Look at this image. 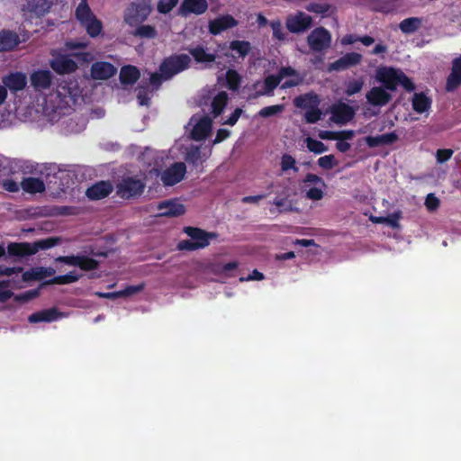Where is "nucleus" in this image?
Returning <instances> with one entry per match:
<instances>
[{"label":"nucleus","instance_id":"nucleus-1","mask_svg":"<svg viewBox=\"0 0 461 461\" xmlns=\"http://www.w3.org/2000/svg\"><path fill=\"white\" fill-rule=\"evenodd\" d=\"M376 79L383 87L389 91H395L399 85L408 91L415 89V85L402 70L393 68H380L376 72Z\"/></svg>","mask_w":461,"mask_h":461},{"label":"nucleus","instance_id":"nucleus-2","mask_svg":"<svg viewBox=\"0 0 461 461\" xmlns=\"http://www.w3.org/2000/svg\"><path fill=\"white\" fill-rule=\"evenodd\" d=\"M184 232L190 240H181L177 244L179 250L194 251L208 247L212 240L218 238V233L209 232L198 227L187 226Z\"/></svg>","mask_w":461,"mask_h":461},{"label":"nucleus","instance_id":"nucleus-3","mask_svg":"<svg viewBox=\"0 0 461 461\" xmlns=\"http://www.w3.org/2000/svg\"><path fill=\"white\" fill-rule=\"evenodd\" d=\"M190 63L191 59L187 54H174L162 60L159 65V72L163 73L166 79H170L188 68Z\"/></svg>","mask_w":461,"mask_h":461},{"label":"nucleus","instance_id":"nucleus-4","mask_svg":"<svg viewBox=\"0 0 461 461\" xmlns=\"http://www.w3.org/2000/svg\"><path fill=\"white\" fill-rule=\"evenodd\" d=\"M145 183L135 176H125L116 185V194L126 200L135 199L142 194Z\"/></svg>","mask_w":461,"mask_h":461},{"label":"nucleus","instance_id":"nucleus-5","mask_svg":"<svg viewBox=\"0 0 461 461\" xmlns=\"http://www.w3.org/2000/svg\"><path fill=\"white\" fill-rule=\"evenodd\" d=\"M150 0L132 2L125 10L124 21L131 26L143 23L151 13Z\"/></svg>","mask_w":461,"mask_h":461},{"label":"nucleus","instance_id":"nucleus-6","mask_svg":"<svg viewBox=\"0 0 461 461\" xmlns=\"http://www.w3.org/2000/svg\"><path fill=\"white\" fill-rule=\"evenodd\" d=\"M307 41L312 50L320 52L330 48L331 35L324 27H318L309 34Z\"/></svg>","mask_w":461,"mask_h":461},{"label":"nucleus","instance_id":"nucleus-7","mask_svg":"<svg viewBox=\"0 0 461 461\" xmlns=\"http://www.w3.org/2000/svg\"><path fill=\"white\" fill-rule=\"evenodd\" d=\"M50 68L59 75L71 74L78 68L72 54L59 53L50 61Z\"/></svg>","mask_w":461,"mask_h":461},{"label":"nucleus","instance_id":"nucleus-8","mask_svg":"<svg viewBox=\"0 0 461 461\" xmlns=\"http://www.w3.org/2000/svg\"><path fill=\"white\" fill-rule=\"evenodd\" d=\"M185 173V164L175 162L162 172L160 179L164 185L173 186L184 179Z\"/></svg>","mask_w":461,"mask_h":461},{"label":"nucleus","instance_id":"nucleus-9","mask_svg":"<svg viewBox=\"0 0 461 461\" xmlns=\"http://www.w3.org/2000/svg\"><path fill=\"white\" fill-rule=\"evenodd\" d=\"M363 57L357 52H348L329 65L328 70L343 71L358 65Z\"/></svg>","mask_w":461,"mask_h":461},{"label":"nucleus","instance_id":"nucleus-10","mask_svg":"<svg viewBox=\"0 0 461 461\" xmlns=\"http://www.w3.org/2000/svg\"><path fill=\"white\" fill-rule=\"evenodd\" d=\"M157 209L160 217H178L185 212V205L176 199L162 201L158 203Z\"/></svg>","mask_w":461,"mask_h":461},{"label":"nucleus","instance_id":"nucleus-11","mask_svg":"<svg viewBox=\"0 0 461 461\" xmlns=\"http://www.w3.org/2000/svg\"><path fill=\"white\" fill-rule=\"evenodd\" d=\"M113 191V184L109 180H102L88 187L86 191V195L91 201H97L109 196Z\"/></svg>","mask_w":461,"mask_h":461},{"label":"nucleus","instance_id":"nucleus-12","mask_svg":"<svg viewBox=\"0 0 461 461\" xmlns=\"http://www.w3.org/2000/svg\"><path fill=\"white\" fill-rule=\"evenodd\" d=\"M312 19L310 15L303 12H298L295 15L291 16L286 21V27L289 32L298 33L306 31L312 26Z\"/></svg>","mask_w":461,"mask_h":461},{"label":"nucleus","instance_id":"nucleus-13","mask_svg":"<svg viewBox=\"0 0 461 461\" xmlns=\"http://www.w3.org/2000/svg\"><path fill=\"white\" fill-rule=\"evenodd\" d=\"M91 77L95 80H106L117 72V68L110 62L96 61L91 66Z\"/></svg>","mask_w":461,"mask_h":461},{"label":"nucleus","instance_id":"nucleus-14","mask_svg":"<svg viewBox=\"0 0 461 461\" xmlns=\"http://www.w3.org/2000/svg\"><path fill=\"white\" fill-rule=\"evenodd\" d=\"M238 25V21L230 14L219 16L209 22V32L218 35L222 32Z\"/></svg>","mask_w":461,"mask_h":461},{"label":"nucleus","instance_id":"nucleus-15","mask_svg":"<svg viewBox=\"0 0 461 461\" xmlns=\"http://www.w3.org/2000/svg\"><path fill=\"white\" fill-rule=\"evenodd\" d=\"M366 98L371 105L382 107L392 100V95L382 86H374L366 93Z\"/></svg>","mask_w":461,"mask_h":461},{"label":"nucleus","instance_id":"nucleus-16","mask_svg":"<svg viewBox=\"0 0 461 461\" xmlns=\"http://www.w3.org/2000/svg\"><path fill=\"white\" fill-rule=\"evenodd\" d=\"M461 86V55L452 61V68L446 82V90L453 92Z\"/></svg>","mask_w":461,"mask_h":461},{"label":"nucleus","instance_id":"nucleus-17","mask_svg":"<svg viewBox=\"0 0 461 461\" xmlns=\"http://www.w3.org/2000/svg\"><path fill=\"white\" fill-rule=\"evenodd\" d=\"M5 88L10 89L12 92L23 90L27 85V78L25 74L22 72H14L5 76L2 79Z\"/></svg>","mask_w":461,"mask_h":461},{"label":"nucleus","instance_id":"nucleus-18","mask_svg":"<svg viewBox=\"0 0 461 461\" xmlns=\"http://www.w3.org/2000/svg\"><path fill=\"white\" fill-rule=\"evenodd\" d=\"M61 316L62 313L59 312L57 308L53 307L32 313L28 317V321L31 323L51 322L57 321Z\"/></svg>","mask_w":461,"mask_h":461},{"label":"nucleus","instance_id":"nucleus-19","mask_svg":"<svg viewBox=\"0 0 461 461\" xmlns=\"http://www.w3.org/2000/svg\"><path fill=\"white\" fill-rule=\"evenodd\" d=\"M52 82V75L49 70H37L31 75V84L36 90L48 89Z\"/></svg>","mask_w":461,"mask_h":461},{"label":"nucleus","instance_id":"nucleus-20","mask_svg":"<svg viewBox=\"0 0 461 461\" xmlns=\"http://www.w3.org/2000/svg\"><path fill=\"white\" fill-rule=\"evenodd\" d=\"M212 130V120L209 117L200 119L192 130V138L194 140H203L208 137Z\"/></svg>","mask_w":461,"mask_h":461},{"label":"nucleus","instance_id":"nucleus-21","mask_svg":"<svg viewBox=\"0 0 461 461\" xmlns=\"http://www.w3.org/2000/svg\"><path fill=\"white\" fill-rule=\"evenodd\" d=\"M398 135L394 132H388L377 136H367L365 140L369 148L391 145L398 140Z\"/></svg>","mask_w":461,"mask_h":461},{"label":"nucleus","instance_id":"nucleus-22","mask_svg":"<svg viewBox=\"0 0 461 461\" xmlns=\"http://www.w3.org/2000/svg\"><path fill=\"white\" fill-rule=\"evenodd\" d=\"M55 269L52 267H34L23 273L22 279L23 282L32 280H41L48 276H52L55 274Z\"/></svg>","mask_w":461,"mask_h":461},{"label":"nucleus","instance_id":"nucleus-23","mask_svg":"<svg viewBox=\"0 0 461 461\" xmlns=\"http://www.w3.org/2000/svg\"><path fill=\"white\" fill-rule=\"evenodd\" d=\"M7 253L11 257L24 258L34 255L32 243L11 242L7 246Z\"/></svg>","mask_w":461,"mask_h":461},{"label":"nucleus","instance_id":"nucleus-24","mask_svg":"<svg viewBox=\"0 0 461 461\" xmlns=\"http://www.w3.org/2000/svg\"><path fill=\"white\" fill-rule=\"evenodd\" d=\"M355 112L347 104H339L333 107L332 116L337 122L346 123L353 119Z\"/></svg>","mask_w":461,"mask_h":461},{"label":"nucleus","instance_id":"nucleus-25","mask_svg":"<svg viewBox=\"0 0 461 461\" xmlns=\"http://www.w3.org/2000/svg\"><path fill=\"white\" fill-rule=\"evenodd\" d=\"M140 72L137 67L133 65H125L122 67L120 71V81L122 85H134L140 78Z\"/></svg>","mask_w":461,"mask_h":461},{"label":"nucleus","instance_id":"nucleus-26","mask_svg":"<svg viewBox=\"0 0 461 461\" xmlns=\"http://www.w3.org/2000/svg\"><path fill=\"white\" fill-rule=\"evenodd\" d=\"M207 8L206 0H184L181 5V10L185 14H203Z\"/></svg>","mask_w":461,"mask_h":461},{"label":"nucleus","instance_id":"nucleus-27","mask_svg":"<svg viewBox=\"0 0 461 461\" xmlns=\"http://www.w3.org/2000/svg\"><path fill=\"white\" fill-rule=\"evenodd\" d=\"M229 102V95L225 91L219 92L212 100L211 113L213 118L221 115L226 108Z\"/></svg>","mask_w":461,"mask_h":461},{"label":"nucleus","instance_id":"nucleus-28","mask_svg":"<svg viewBox=\"0 0 461 461\" xmlns=\"http://www.w3.org/2000/svg\"><path fill=\"white\" fill-rule=\"evenodd\" d=\"M19 42V37L15 32L11 31H3L0 32V51L12 50Z\"/></svg>","mask_w":461,"mask_h":461},{"label":"nucleus","instance_id":"nucleus-29","mask_svg":"<svg viewBox=\"0 0 461 461\" xmlns=\"http://www.w3.org/2000/svg\"><path fill=\"white\" fill-rule=\"evenodd\" d=\"M431 98L428 97L423 92L415 93L412 96V109L418 113H423L429 111L431 107Z\"/></svg>","mask_w":461,"mask_h":461},{"label":"nucleus","instance_id":"nucleus-30","mask_svg":"<svg viewBox=\"0 0 461 461\" xmlns=\"http://www.w3.org/2000/svg\"><path fill=\"white\" fill-rule=\"evenodd\" d=\"M188 51L197 63H212L216 60V55L214 53L206 52L204 47L202 45L190 48Z\"/></svg>","mask_w":461,"mask_h":461},{"label":"nucleus","instance_id":"nucleus-31","mask_svg":"<svg viewBox=\"0 0 461 461\" xmlns=\"http://www.w3.org/2000/svg\"><path fill=\"white\" fill-rule=\"evenodd\" d=\"M23 191L29 194L42 193L45 191L44 182L37 177H26L21 183Z\"/></svg>","mask_w":461,"mask_h":461},{"label":"nucleus","instance_id":"nucleus-32","mask_svg":"<svg viewBox=\"0 0 461 461\" xmlns=\"http://www.w3.org/2000/svg\"><path fill=\"white\" fill-rule=\"evenodd\" d=\"M355 136L353 130H344L339 131H325L320 133V137L323 140H349Z\"/></svg>","mask_w":461,"mask_h":461},{"label":"nucleus","instance_id":"nucleus-33","mask_svg":"<svg viewBox=\"0 0 461 461\" xmlns=\"http://www.w3.org/2000/svg\"><path fill=\"white\" fill-rule=\"evenodd\" d=\"M422 25V18L409 17L399 23V29L404 34H411L417 32Z\"/></svg>","mask_w":461,"mask_h":461},{"label":"nucleus","instance_id":"nucleus-34","mask_svg":"<svg viewBox=\"0 0 461 461\" xmlns=\"http://www.w3.org/2000/svg\"><path fill=\"white\" fill-rule=\"evenodd\" d=\"M81 277V274H77L76 271H70L66 275L57 276L50 280H47L44 285H68L77 282Z\"/></svg>","mask_w":461,"mask_h":461},{"label":"nucleus","instance_id":"nucleus-35","mask_svg":"<svg viewBox=\"0 0 461 461\" xmlns=\"http://www.w3.org/2000/svg\"><path fill=\"white\" fill-rule=\"evenodd\" d=\"M75 15L80 23H86L87 20L95 16L88 5L87 0L80 1L76 8Z\"/></svg>","mask_w":461,"mask_h":461},{"label":"nucleus","instance_id":"nucleus-36","mask_svg":"<svg viewBox=\"0 0 461 461\" xmlns=\"http://www.w3.org/2000/svg\"><path fill=\"white\" fill-rule=\"evenodd\" d=\"M81 25L86 28L87 34L92 38L97 37L103 29L101 21L95 16L81 23Z\"/></svg>","mask_w":461,"mask_h":461},{"label":"nucleus","instance_id":"nucleus-37","mask_svg":"<svg viewBox=\"0 0 461 461\" xmlns=\"http://www.w3.org/2000/svg\"><path fill=\"white\" fill-rule=\"evenodd\" d=\"M71 84L72 83L64 81V82L59 84V86H57L56 95L60 100V102H64V103L68 104V101L66 99L68 97L73 99L74 96L76 95L73 93L72 87L70 86Z\"/></svg>","mask_w":461,"mask_h":461},{"label":"nucleus","instance_id":"nucleus-38","mask_svg":"<svg viewBox=\"0 0 461 461\" xmlns=\"http://www.w3.org/2000/svg\"><path fill=\"white\" fill-rule=\"evenodd\" d=\"M318 105V97L316 95H299L294 99V105L302 109H309L312 105Z\"/></svg>","mask_w":461,"mask_h":461},{"label":"nucleus","instance_id":"nucleus-39","mask_svg":"<svg viewBox=\"0 0 461 461\" xmlns=\"http://www.w3.org/2000/svg\"><path fill=\"white\" fill-rule=\"evenodd\" d=\"M133 34L141 39H155L158 35V32L153 25L141 24L136 28Z\"/></svg>","mask_w":461,"mask_h":461},{"label":"nucleus","instance_id":"nucleus-40","mask_svg":"<svg viewBox=\"0 0 461 461\" xmlns=\"http://www.w3.org/2000/svg\"><path fill=\"white\" fill-rule=\"evenodd\" d=\"M241 77L234 69H228L226 72V86L231 91H238L240 87Z\"/></svg>","mask_w":461,"mask_h":461},{"label":"nucleus","instance_id":"nucleus-41","mask_svg":"<svg viewBox=\"0 0 461 461\" xmlns=\"http://www.w3.org/2000/svg\"><path fill=\"white\" fill-rule=\"evenodd\" d=\"M230 49L236 51L240 57L245 58L251 50V45L247 41H232L230 43Z\"/></svg>","mask_w":461,"mask_h":461},{"label":"nucleus","instance_id":"nucleus-42","mask_svg":"<svg viewBox=\"0 0 461 461\" xmlns=\"http://www.w3.org/2000/svg\"><path fill=\"white\" fill-rule=\"evenodd\" d=\"M28 7L32 13L37 15H43L50 8L46 0H29Z\"/></svg>","mask_w":461,"mask_h":461},{"label":"nucleus","instance_id":"nucleus-43","mask_svg":"<svg viewBox=\"0 0 461 461\" xmlns=\"http://www.w3.org/2000/svg\"><path fill=\"white\" fill-rule=\"evenodd\" d=\"M59 243V239L57 238H47L43 240H40L36 242L32 243L33 254H36L40 250H45L55 247Z\"/></svg>","mask_w":461,"mask_h":461},{"label":"nucleus","instance_id":"nucleus-44","mask_svg":"<svg viewBox=\"0 0 461 461\" xmlns=\"http://www.w3.org/2000/svg\"><path fill=\"white\" fill-rule=\"evenodd\" d=\"M78 267L83 271L96 270L100 264L99 261L87 256L81 255Z\"/></svg>","mask_w":461,"mask_h":461},{"label":"nucleus","instance_id":"nucleus-45","mask_svg":"<svg viewBox=\"0 0 461 461\" xmlns=\"http://www.w3.org/2000/svg\"><path fill=\"white\" fill-rule=\"evenodd\" d=\"M306 146L311 152L321 154L328 150V147L321 140L308 137L306 139Z\"/></svg>","mask_w":461,"mask_h":461},{"label":"nucleus","instance_id":"nucleus-46","mask_svg":"<svg viewBox=\"0 0 461 461\" xmlns=\"http://www.w3.org/2000/svg\"><path fill=\"white\" fill-rule=\"evenodd\" d=\"M281 169L284 172H286L290 169L294 170V172H297L299 168L296 167V160L295 158L291 156L290 154L285 153L281 157Z\"/></svg>","mask_w":461,"mask_h":461},{"label":"nucleus","instance_id":"nucleus-47","mask_svg":"<svg viewBox=\"0 0 461 461\" xmlns=\"http://www.w3.org/2000/svg\"><path fill=\"white\" fill-rule=\"evenodd\" d=\"M281 79L277 75H269L265 78L264 88L265 93L270 95L278 86Z\"/></svg>","mask_w":461,"mask_h":461},{"label":"nucleus","instance_id":"nucleus-48","mask_svg":"<svg viewBox=\"0 0 461 461\" xmlns=\"http://www.w3.org/2000/svg\"><path fill=\"white\" fill-rule=\"evenodd\" d=\"M321 111L317 107V105H312L311 108H309L305 114L304 119L306 122L308 123H316L321 118Z\"/></svg>","mask_w":461,"mask_h":461},{"label":"nucleus","instance_id":"nucleus-49","mask_svg":"<svg viewBox=\"0 0 461 461\" xmlns=\"http://www.w3.org/2000/svg\"><path fill=\"white\" fill-rule=\"evenodd\" d=\"M71 54L77 64L81 66L89 64L95 59L94 55L87 51L73 52Z\"/></svg>","mask_w":461,"mask_h":461},{"label":"nucleus","instance_id":"nucleus-50","mask_svg":"<svg viewBox=\"0 0 461 461\" xmlns=\"http://www.w3.org/2000/svg\"><path fill=\"white\" fill-rule=\"evenodd\" d=\"M364 82L360 79L351 80L346 86L345 94L348 96L354 95L362 90Z\"/></svg>","mask_w":461,"mask_h":461},{"label":"nucleus","instance_id":"nucleus-51","mask_svg":"<svg viewBox=\"0 0 461 461\" xmlns=\"http://www.w3.org/2000/svg\"><path fill=\"white\" fill-rule=\"evenodd\" d=\"M318 166L325 170H330L338 165L334 155H326L319 158Z\"/></svg>","mask_w":461,"mask_h":461},{"label":"nucleus","instance_id":"nucleus-52","mask_svg":"<svg viewBox=\"0 0 461 461\" xmlns=\"http://www.w3.org/2000/svg\"><path fill=\"white\" fill-rule=\"evenodd\" d=\"M283 110H284L283 104H275V105L266 106L258 112V115L262 118H267V117L276 115V114L283 112Z\"/></svg>","mask_w":461,"mask_h":461},{"label":"nucleus","instance_id":"nucleus-53","mask_svg":"<svg viewBox=\"0 0 461 461\" xmlns=\"http://www.w3.org/2000/svg\"><path fill=\"white\" fill-rule=\"evenodd\" d=\"M179 0H159L158 3V11L160 14H168L177 5Z\"/></svg>","mask_w":461,"mask_h":461},{"label":"nucleus","instance_id":"nucleus-54","mask_svg":"<svg viewBox=\"0 0 461 461\" xmlns=\"http://www.w3.org/2000/svg\"><path fill=\"white\" fill-rule=\"evenodd\" d=\"M330 5L329 4H319V3H310L306 9L309 12L324 14L329 12Z\"/></svg>","mask_w":461,"mask_h":461},{"label":"nucleus","instance_id":"nucleus-55","mask_svg":"<svg viewBox=\"0 0 461 461\" xmlns=\"http://www.w3.org/2000/svg\"><path fill=\"white\" fill-rule=\"evenodd\" d=\"M81 255L59 256L56 258L57 262L64 263L68 266L77 267L80 263Z\"/></svg>","mask_w":461,"mask_h":461},{"label":"nucleus","instance_id":"nucleus-56","mask_svg":"<svg viewBox=\"0 0 461 461\" xmlns=\"http://www.w3.org/2000/svg\"><path fill=\"white\" fill-rule=\"evenodd\" d=\"M454 154L451 149H439L436 152V159L439 164L448 161Z\"/></svg>","mask_w":461,"mask_h":461},{"label":"nucleus","instance_id":"nucleus-57","mask_svg":"<svg viewBox=\"0 0 461 461\" xmlns=\"http://www.w3.org/2000/svg\"><path fill=\"white\" fill-rule=\"evenodd\" d=\"M270 26L273 31L274 38L277 39L278 41H284L285 34L284 32L282 23L279 21H273L271 22Z\"/></svg>","mask_w":461,"mask_h":461},{"label":"nucleus","instance_id":"nucleus-58","mask_svg":"<svg viewBox=\"0 0 461 461\" xmlns=\"http://www.w3.org/2000/svg\"><path fill=\"white\" fill-rule=\"evenodd\" d=\"M439 199L434 194H429L425 200V206L426 208L432 212L438 208L439 206Z\"/></svg>","mask_w":461,"mask_h":461},{"label":"nucleus","instance_id":"nucleus-59","mask_svg":"<svg viewBox=\"0 0 461 461\" xmlns=\"http://www.w3.org/2000/svg\"><path fill=\"white\" fill-rule=\"evenodd\" d=\"M324 193L321 187H312L306 192V198L312 201H319L323 198Z\"/></svg>","mask_w":461,"mask_h":461},{"label":"nucleus","instance_id":"nucleus-60","mask_svg":"<svg viewBox=\"0 0 461 461\" xmlns=\"http://www.w3.org/2000/svg\"><path fill=\"white\" fill-rule=\"evenodd\" d=\"M304 184H315V185H320L321 187H326V184L324 182V180L315 175V174H312V173H308L306 174L303 181Z\"/></svg>","mask_w":461,"mask_h":461},{"label":"nucleus","instance_id":"nucleus-61","mask_svg":"<svg viewBox=\"0 0 461 461\" xmlns=\"http://www.w3.org/2000/svg\"><path fill=\"white\" fill-rule=\"evenodd\" d=\"M167 80L165 77H164V75L163 73H158V72H154V73H151L150 74V77H149V84L152 85L154 87L156 88H158L163 81Z\"/></svg>","mask_w":461,"mask_h":461},{"label":"nucleus","instance_id":"nucleus-62","mask_svg":"<svg viewBox=\"0 0 461 461\" xmlns=\"http://www.w3.org/2000/svg\"><path fill=\"white\" fill-rule=\"evenodd\" d=\"M143 289V285H129L125 289L120 291L121 297H126L135 294Z\"/></svg>","mask_w":461,"mask_h":461},{"label":"nucleus","instance_id":"nucleus-63","mask_svg":"<svg viewBox=\"0 0 461 461\" xmlns=\"http://www.w3.org/2000/svg\"><path fill=\"white\" fill-rule=\"evenodd\" d=\"M243 110L241 108H236L233 113L230 115V117L223 122V124L234 126L240 115L242 114Z\"/></svg>","mask_w":461,"mask_h":461},{"label":"nucleus","instance_id":"nucleus-64","mask_svg":"<svg viewBox=\"0 0 461 461\" xmlns=\"http://www.w3.org/2000/svg\"><path fill=\"white\" fill-rule=\"evenodd\" d=\"M276 75L280 77L281 81L286 77L298 76L297 71L291 67H282Z\"/></svg>","mask_w":461,"mask_h":461}]
</instances>
